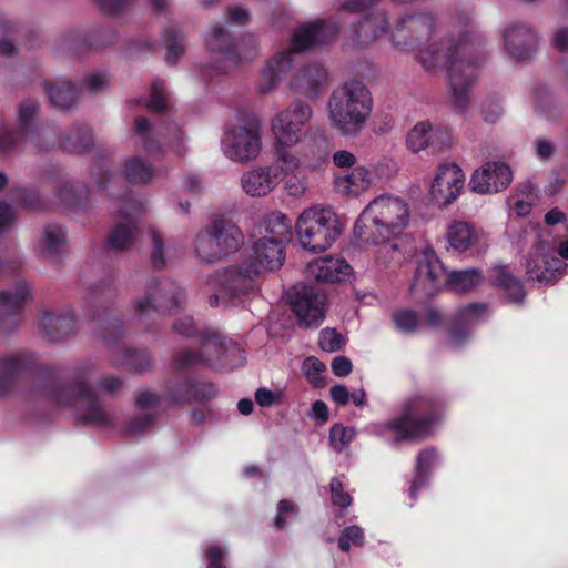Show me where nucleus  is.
Here are the masks:
<instances>
[{"mask_svg":"<svg viewBox=\"0 0 568 568\" xmlns=\"http://www.w3.org/2000/svg\"><path fill=\"white\" fill-rule=\"evenodd\" d=\"M410 220L408 201L384 193L375 196L362 211L354 226V235L363 244L385 243L407 229Z\"/></svg>","mask_w":568,"mask_h":568,"instance_id":"1","label":"nucleus"},{"mask_svg":"<svg viewBox=\"0 0 568 568\" xmlns=\"http://www.w3.org/2000/svg\"><path fill=\"white\" fill-rule=\"evenodd\" d=\"M372 103L371 93L363 83H344L329 99V120L333 128L345 136H355L368 120Z\"/></svg>","mask_w":568,"mask_h":568,"instance_id":"2","label":"nucleus"},{"mask_svg":"<svg viewBox=\"0 0 568 568\" xmlns=\"http://www.w3.org/2000/svg\"><path fill=\"white\" fill-rule=\"evenodd\" d=\"M430 407V402L424 396L409 398L399 416L389 422L377 424L375 433L390 443L418 440L432 435L438 416H420Z\"/></svg>","mask_w":568,"mask_h":568,"instance_id":"3","label":"nucleus"},{"mask_svg":"<svg viewBox=\"0 0 568 568\" xmlns=\"http://www.w3.org/2000/svg\"><path fill=\"white\" fill-rule=\"evenodd\" d=\"M337 28L324 22H311L295 29L291 48L278 52L263 70V91L275 87L280 79L291 69L293 52H302L316 44H323L337 34Z\"/></svg>","mask_w":568,"mask_h":568,"instance_id":"4","label":"nucleus"},{"mask_svg":"<svg viewBox=\"0 0 568 568\" xmlns=\"http://www.w3.org/2000/svg\"><path fill=\"white\" fill-rule=\"evenodd\" d=\"M300 245L310 252L329 248L341 234L337 215L329 209L312 206L302 211L295 223Z\"/></svg>","mask_w":568,"mask_h":568,"instance_id":"5","label":"nucleus"},{"mask_svg":"<svg viewBox=\"0 0 568 568\" xmlns=\"http://www.w3.org/2000/svg\"><path fill=\"white\" fill-rule=\"evenodd\" d=\"M244 244L240 227L229 220H214L200 232L194 250L201 262L212 264L236 253Z\"/></svg>","mask_w":568,"mask_h":568,"instance_id":"6","label":"nucleus"},{"mask_svg":"<svg viewBox=\"0 0 568 568\" xmlns=\"http://www.w3.org/2000/svg\"><path fill=\"white\" fill-rule=\"evenodd\" d=\"M222 153L231 161L247 163L262 151L261 123L255 116L231 121L221 140Z\"/></svg>","mask_w":568,"mask_h":568,"instance_id":"7","label":"nucleus"},{"mask_svg":"<svg viewBox=\"0 0 568 568\" xmlns=\"http://www.w3.org/2000/svg\"><path fill=\"white\" fill-rule=\"evenodd\" d=\"M413 51L426 70L444 67L449 73L453 62L466 61L475 54V45L468 33H463L445 41H428L414 48Z\"/></svg>","mask_w":568,"mask_h":568,"instance_id":"8","label":"nucleus"},{"mask_svg":"<svg viewBox=\"0 0 568 568\" xmlns=\"http://www.w3.org/2000/svg\"><path fill=\"white\" fill-rule=\"evenodd\" d=\"M40 396L54 402L57 405L73 407L78 417L89 423L103 424L109 420L106 413L95 400L91 390L82 383L44 389Z\"/></svg>","mask_w":568,"mask_h":568,"instance_id":"9","label":"nucleus"},{"mask_svg":"<svg viewBox=\"0 0 568 568\" xmlns=\"http://www.w3.org/2000/svg\"><path fill=\"white\" fill-rule=\"evenodd\" d=\"M258 267H254L248 261L240 265L215 273L210 277V283L221 287L223 298H242L257 291Z\"/></svg>","mask_w":568,"mask_h":568,"instance_id":"10","label":"nucleus"},{"mask_svg":"<svg viewBox=\"0 0 568 568\" xmlns=\"http://www.w3.org/2000/svg\"><path fill=\"white\" fill-rule=\"evenodd\" d=\"M313 111L307 103L294 101L272 118L270 129L274 141L281 144L296 143L302 135V128L311 121Z\"/></svg>","mask_w":568,"mask_h":568,"instance_id":"11","label":"nucleus"},{"mask_svg":"<svg viewBox=\"0 0 568 568\" xmlns=\"http://www.w3.org/2000/svg\"><path fill=\"white\" fill-rule=\"evenodd\" d=\"M184 301V291L174 283L164 281L151 285L143 295L139 296L133 304V311L138 317H145L159 310L174 311Z\"/></svg>","mask_w":568,"mask_h":568,"instance_id":"12","label":"nucleus"},{"mask_svg":"<svg viewBox=\"0 0 568 568\" xmlns=\"http://www.w3.org/2000/svg\"><path fill=\"white\" fill-rule=\"evenodd\" d=\"M465 174L455 163L440 164L429 186L430 197L440 206L452 204L460 194Z\"/></svg>","mask_w":568,"mask_h":568,"instance_id":"13","label":"nucleus"},{"mask_svg":"<svg viewBox=\"0 0 568 568\" xmlns=\"http://www.w3.org/2000/svg\"><path fill=\"white\" fill-rule=\"evenodd\" d=\"M434 19L417 14L403 19L393 33V44L399 51H409L430 40Z\"/></svg>","mask_w":568,"mask_h":568,"instance_id":"14","label":"nucleus"},{"mask_svg":"<svg viewBox=\"0 0 568 568\" xmlns=\"http://www.w3.org/2000/svg\"><path fill=\"white\" fill-rule=\"evenodd\" d=\"M445 280L444 265L434 251L427 250L417 262L410 291L414 294L432 296L442 287Z\"/></svg>","mask_w":568,"mask_h":568,"instance_id":"15","label":"nucleus"},{"mask_svg":"<svg viewBox=\"0 0 568 568\" xmlns=\"http://www.w3.org/2000/svg\"><path fill=\"white\" fill-rule=\"evenodd\" d=\"M478 59L475 54L466 61L453 62L449 67L450 101L458 112H464L469 103V88L477 78Z\"/></svg>","mask_w":568,"mask_h":568,"instance_id":"16","label":"nucleus"},{"mask_svg":"<svg viewBox=\"0 0 568 568\" xmlns=\"http://www.w3.org/2000/svg\"><path fill=\"white\" fill-rule=\"evenodd\" d=\"M325 294L313 287L302 286L296 291L293 311L302 327L318 326L325 317Z\"/></svg>","mask_w":568,"mask_h":568,"instance_id":"17","label":"nucleus"},{"mask_svg":"<svg viewBox=\"0 0 568 568\" xmlns=\"http://www.w3.org/2000/svg\"><path fill=\"white\" fill-rule=\"evenodd\" d=\"M513 181L510 166L501 161H488L475 170L470 187L479 194L497 193L507 189Z\"/></svg>","mask_w":568,"mask_h":568,"instance_id":"18","label":"nucleus"},{"mask_svg":"<svg viewBox=\"0 0 568 568\" xmlns=\"http://www.w3.org/2000/svg\"><path fill=\"white\" fill-rule=\"evenodd\" d=\"M407 148L418 153L426 149L433 152H444L452 145L450 132L440 126H434L429 122H419L410 129L406 136Z\"/></svg>","mask_w":568,"mask_h":568,"instance_id":"19","label":"nucleus"},{"mask_svg":"<svg viewBox=\"0 0 568 568\" xmlns=\"http://www.w3.org/2000/svg\"><path fill=\"white\" fill-rule=\"evenodd\" d=\"M280 178L273 166H255L241 176L242 190L251 197H263L272 193L280 184Z\"/></svg>","mask_w":568,"mask_h":568,"instance_id":"20","label":"nucleus"},{"mask_svg":"<svg viewBox=\"0 0 568 568\" xmlns=\"http://www.w3.org/2000/svg\"><path fill=\"white\" fill-rule=\"evenodd\" d=\"M285 260L282 244L276 240L263 236L253 245V257L247 260L260 274L280 268Z\"/></svg>","mask_w":568,"mask_h":568,"instance_id":"21","label":"nucleus"},{"mask_svg":"<svg viewBox=\"0 0 568 568\" xmlns=\"http://www.w3.org/2000/svg\"><path fill=\"white\" fill-rule=\"evenodd\" d=\"M548 253L549 247L541 244L534 256L527 260V275L530 280L551 282L564 270L566 264L554 256L548 257Z\"/></svg>","mask_w":568,"mask_h":568,"instance_id":"22","label":"nucleus"},{"mask_svg":"<svg viewBox=\"0 0 568 568\" xmlns=\"http://www.w3.org/2000/svg\"><path fill=\"white\" fill-rule=\"evenodd\" d=\"M374 183L373 173L365 166L358 165L335 176L336 190L346 196L357 197L366 193Z\"/></svg>","mask_w":568,"mask_h":568,"instance_id":"23","label":"nucleus"},{"mask_svg":"<svg viewBox=\"0 0 568 568\" xmlns=\"http://www.w3.org/2000/svg\"><path fill=\"white\" fill-rule=\"evenodd\" d=\"M307 272L320 282H341L351 277L352 267L345 260L329 256L308 263Z\"/></svg>","mask_w":568,"mask_h":568,"instance_id":"24","label":"nucleus"},{"mask_svg":"<svg viewBox=\"0 0 568 568\" xmlns=\"http://www.w3.org/2000/svg\"><path fill=\"white\" fill-rule=\"evenodd\" d=\"M327 81V72L321 64H312L298 70L291 87L294 91L313 97Z\"/></svg>","mask_w":568,"mask_h":568,"instance_id":"25","label":"nucleus"},{"mask_svg":"<svg viewBox=\"0 0 568 568\" xmlns=\"http://www.w3.org/2000/svg\"><path fill=\"white\" fill-rule=\"evenodd\" d=\"M293 148L307 168L322 164L326 158V141L322 135H301Z\"/></svg>","mask_w":568,"mask_h":568,"instance_id":"26","label":"nucleus"},{"mask_svg":"<svg viewBox=\"0 0 568 568\" xmlns=\"http://www.w3.org/2000/svg\"><path fill=\"white\" fill-rule=\"evenodd\" d=\"M504 37L508 52L518 59H525L537 44L535 33L525 27L509 28Z\"/></svg>","mask_w":568,"mask_h":568,"instance_id":"27","label":"nucleus"},{"mask_svg":"<svg viewBox=\"0 0 568 568\" xmlns=\"http://www.w3.org/2000/svg\"><path fill=\"white\" fill-rule=\"evenodd\" d=\"M275 154L277 165L273 166L276 171V175L282 181V178H288L290 175L300 174L304 165L301 156L294 151V144H281L275 142Z\"/></svg>","mask_w":568,"mask_h":568,"instance_id":"28","label":"nucleus"},{"mask_svg":"<svg viewBox=\"0 0 568 568\" xmlns=\"http://www.w3.org/2000/svg\"><path fill=\"white\" fill-rule=\"evenodd\" d=\"M447 242L458 252H466L478 242V233L467 222L454 221L447 226Z\"/></svg>","mask_w":568,"mask_h":568,"instance_id":"29","label":"nucleus"},{"mask_svg":"<svg viewBox=\"0 0 568 568\" xmlns=\"http://www.w3.org/2000/svg\"><path fill=\"white\" fill-rule=\"evenodd\" d=\"M39 104L36 101L27 100L22 102L18 110V130L26 136H30V142L37 148L40 145L41 135L34 128V119L37 116Z\"/></svg>","mask_w":568,"mask_h":568,"instance_id":"30","label":"nucleus"},{"mask_svg":"<svg viewBox=\"0 0 568 568\" xmlns=\"http://www.w3.org/2000/svg\"><path fill=\"white\" fill-rule=\"evenodd\" d=\"M483 281L478 268L453 271L446 275L445 284L455 293H467L477 287Z\"/></svg>","mask_w":568,"mask_h":568,"instance_id":"31","label":"nucleus"},{"mask_svg":"<svg viewBox=\"0 0 568 568\" xmlns=\"http://www.w3.org/2000/svg\"><path fill=\"white\" fill-rule=\"evenodd\" d=\"M264 236L276 240L282 244L292 233V221L282 212L267 214L261 225Z\"/></svg>","mask_w":568,"mask_h":568,"instance_id":"32","label":"nucleus"},{"mask_svg":"<svg viewBox=\"0 0 568 568\" xmlns=\"http://www.w3.org/2000/svg\"><path fill=\"white\" fill-rule=\"evenodd\" d=\"M28 287L24 283H20L14 293L10 291L0 292V326L6 329V321L26 301Z\"/></svg>","mask_w":568,"mask_h":568,"instance_id":"33","label":"nucleus"},{"mask_svg":"<svg viewBox=\"0 0 568 568\" xmlns=\"http://www.w3.org/2000/svg\"><path fill=\"white\" fill-rule=\"evenodd\" d=\"M122 172L129 182L136 184L149 183L154 178V170L139 156L125 161Z\"/></svg>","mask_w":568,"mask_h":568,"instance_id":"34","label":"nucleus"},{"mask_svg":"<svg viewBox=\"0 0 568 568\" xmlns=\"http://www.w3.org/2000/svg\"><path fill=\"white\" fill-rule=\"evenodd\" d=\"M64 234L57 226H47L43 229L42 239L39 244V254L42 257L50 258L59 253L64 243Z\"/></svg>","mask_w":568,"mask_h":568,"instance_id":"35","label":"nucleus"},{"mask_svg":"<svg viewBox=\"0 0 568 568\" xmlns=\"http://www.w3.org/2000/svg\"><path fill=\"white\" fill-rule=\"evenodd\" d=\"M135 226L131 222L119 223L110 233L108 245L115 251H123L133 244Z\"/></svg>","mask_w":568,"mask_h":568,"instance_id":"36","label":"nucleus"},{"mask_svg":"<svg viewBox=\"0 0 568 568\" xmlns=\"http://www.w3.org/2000/svg\"><path fill=\"white\" fill-rule=\"evenodd\" d=\"M206 42L211 51L220 52L225 61L234 62L231 39L223 28H213Z\"/></svg>","mask_w":568,"mask_h":568,"instance_id":"37","label":"nucleus"},{"mask_svg":"<svg viewBox=\"0 0 568 568\" xmlns=\"http://www.w3.org/2000/svg\"><path fill=\"white\" fill-rule=\"evenodd\" d=\"M41 325L45 336L50 341L62 339L71 329L70 320L51 314L42 317Z\"/></svg>","mask_w":568,"mask_h":568,"instance_id":"38","label":"nucleus"},{"mask_svg":"<svg viewBox=\"0 0 568 568\" xmlns=\"http://www.w3.org/2000/svg\"><path fill=\"white\" fill-rule=\"evenodd\" d=\"M48 94L51 102L60 108H70L78 97L75 87L70 82H63L58 85H51L48 88Z\"/></svg>","mask_w":568,"mask_h":568,"instance_id":"39","label":"nucleus"},{"mask_svg":"<svg viewBox=\"0 0 568 568\" xmlns=\"http://www.w3.org/2000/svg\"><path fill=\"white\" fill-rule=\"evenodd\" d=\"M26 141H30V136L22 135L18 129L12 131L4 124H0V155L13 154Z\"/></svg>","mask_w":568,"mask_h":568,"instance_id":"40","label":"nucleus"},{"mask_svg":"<svg viewBox=\"0 0 568 568\" xmlns=\"http://www.w3.org/2000/svg\"><path fill=\"white\" fill-rule=\"evenodd\" d=\"M497 284L505 291L510 302L519 303L525 297V292L520 282L510 274L501 272L497 278Z\"/></svg>","mask_w":568,"mask_h":568,"instance_id":"41","label":"nucleus"},{"mask_svg":"<svg viewBox=\"0 0 568 568\" xmlns=\"http://www.w3.org/2000/svg\"><path fill=\"white\" fill-rule=\"evenodd\" d=\"M166 61L171 64L175 63L184 53L185 44L183 34L171 30L165 36Z\"/></svg>","mask_w":568,"mask_h":568,"instance_id":"42","label":"nucleus"},{"mask_svg":"<svg viewBox=\"0 0 568 568\" xmlns=\"http://www.w3.org/2000/svg\"><path fill=\"white\" fill-rule=\"evenodd\" d=\"M354 436V428L334 424L329 430V443L335 450L341 452L352 442Z\"/></svg>","mask_w":568,"mask_h":568,"instance_id":"43","label":"nucleus"},{"mask_svg":"<svg viewBox=\"0 0 568 568\" xmlns=\"http://www.w3.org/2000/svg\"><path fill=\"white\" fill-rule=\"evenodd\" d=\"M325 368L326 367L324 363L315 357H308L303 363V372L310 383L315 387H321L324 385L323 373Z\"/></svg>","mask_w":568,"mask_h":568,"instance_id":"44","label":"nucleus"},{"mask_svg":"<svg viewBox=\"0 0 568 568\" xmlns=\"http://www.w3.org/2000/svg\"><path fill=\"white\" fill-rule=\"evenodd\" d=\"M92 141L91 132L87 129H80L68 135L63 146L71 151H85L91 146Z\"/></svg>","mask_w":568,"mask_h":568,"instance_id":"45","label":"nucleus"},{"mask_svg":"<svg viewBox=\"0 0 568 568\" xmlns=\"http://www.w3.org/2000/svg\"><path fill=\"white\" fill-rule=\"evenodd\" d=\"M364 541L363 529L358 526L346 527L338 539V546L343 551H348L352 546L359 547Z\"/></svg>","mask_w":568,"mask_h":568,"instance_id":"46","label":"nucleus"},{"mask_svg":"<svg viewBox=\"0 0 568 568\" xmlns=\"http://www.w3.org/2000/svg\"><path fill=\"white\" fill-rule=\"evenodd\" d=\"M21 364L17 358H6L0 362V394L4 393L6 384L20 372Z\"/></svg>","mask_w":568,"mask_h":568,"instance_id":"47","label":"nucleus"},{"mask_svg":"<svg viewBox=\"0 0 568 568\" xmlns=\"http://www.w3.org/2000/svg\"><path fill=\"white\" fill-rule=\"evenodd\" d=\"M148 106L153 111H164L166 109V95L164 83L155 80L151 88V99Z\"/></svg>","mask_w":568,"mask_h":568,"instance_id":"48","label":"nucleus"},{"mask_svg":"<svg viewBox=\"0 0 568 568\" xmlns=\"http://www.w3.org/2000/svg\"><path fill=\"white\" fill-rule=\"evenodd\" d=\"M331 499L335 506L346 508L352 504L351 495L344 490L343 484L338 478H333L329 484Z\"/></svg>","mask_w":568,"mask_h":568,"instance_id":"49","label":"nucleus"},{"mask_svg":"<svg viewBox=\"0 0 568 568\" xmlns=\"http://www.w3.org/2000/svg\"><path fill=\"white\" fill-rule=\"evenodd\" d=\"M342 336L336 329L325 328L321 332L320 346L323 351L333 353L341 348Z\"/></svg>","mask_w":568,"mask_h":568,"instance_id":"50","label":"nucleus"},{"mask_svg":"<svg viewBox=\"0 0 568 568\" xmlns=\"http://www.w3.org/2000/svg\"><path fill=\"white\" fill-rule=\"evenodd\" d=\"M109 84V79L103 73L89 74L82 82L81 91H88L90 93H97Z\"/></svg>","mask_w":568,"mask_h":568,"instance_id":"51","label":"nucleus"},{"mask_svg":"<svg viewBox=\"0 0 568 568\" xmlns=\"http://www.w3.org/2000/svg\"><path fill=\"white\" fill-rule=\"evenodd\" d=\"M396 327L405 333L413 332L417 326L416 314L410 311H400L394 315Z\"/></svg>","mask_w":568,"mask_h":568,"instance_id":"52","label":"nucleus"},{"mask_svg":"<svg viewBox=\"0 0 568 568\" xmlns=\"http://www.w3.org/2000/svg\"><path fill=\"white\" fill-rule=\"evenodd\" d=\"M151 359L145 352H129L126 356V365H129L135 372H144L149 368Z\"/></svg>","mask_w":568,"mask_h":568,"instance_id":"53","label":"nucleus"},{"mask_svg":"<svg viewBox=\"0 0 568 568\" xmlns=\"http://www.w3.org/2000/svg\"><path fill=\"white\" fill-rule=\"evenodd\" d=\"M436 460V452L433 449H425L420 452V454L417 457V464H416V476L417 479H422L424 475L428 471V469L432 467L434 462Z\"/></svg>","mask_w":568,"mask_h":568,"instance_id":"54","label":"nucleus"},{"mask_svg":"<svg viewBox=\"0 0 568 568\" xmlns=\"http://www.w3.org/2000/svg\"><path fill=\"white\" fill-rule=\"evenodd\" d=\"M386 24L384 16H376L362 24V31L365 34L372 31L373 38H377L386 31Z\"/></svg>","mask_w":568,"mask_h":568,"instance_id":"55","label":"nucleus"},{"mask_svg":"<svg viewBox=\"0 0 568 568\" xmlns=\"http://www.w3.org/2000/svg\"><path fill=\"white\" fill-rule=\"evenodd\" d=\"M300 174L290 175L288 178H282L285 181V187L290 195L301 196L306 190V183L304 179L298 176Z\"/></svg>","mask_w":568,"mask_h":568,"instance_id":"56","label":"nucleus"},{"mask_svg":"<svg viewBox=\"0 0 568 568\" xmlns=\"http://www.w3.org/2000/svg\"><path fill=\"white\" fill-rule=\"evenodd\" d=\"M150 234L153 243L152 262L155 266L160 267L164 264L163 241L158 231L152 230Z\"/></svg>","mask_w":568,"mask_h":568,"instance_id":"57","label":"nucleus"},{"mask_svg":"<svg viewBox=\"0 0 568 568\" xmlns=\"http://www.w3.org/2000/svg\"><path fill=\"white\" fill-rule=\"evenodd\" d=\"M295 507L288 500H281L277 505V515L275 517L274 524L277 528H283L286 524V515H294Z\"/></svg>","mask_w":568,"mask_h":568,"instance_id":"58","label":"nucleus"},{"mask_svg":"<svg viewBox=\"0 0 568 568\" xmlns=\"http://www.w3.org/2000/svg\"><path fill=\"white\" fill-rule=\"evenodd\" d=\"M333 163L341 169H351L356 163V156L349 151L339 150L333 154Z\"/></svg>","mask_w":568,"mask_h":568,"instance_id":"59","label":"nucleus"},{"mask_svg":"<svg viewBox=\"0 0 568 568\" xmlns=\"http://www.w3.org/2000/svg\"><path fill=\"white\" fill-rule=\"evenodd\" d=\"M16 213L12 207L0 201V233L9 230L14 222Z\"/></svg>","mask_w":568,"mask_h":568,"instance_id":"60","label":"nucleus"},{"mask_svg":"<svg viewBox=\"0 0 568 568\" xmlns=\"http://www.w3.org/2000/svg\"><path fill=\"white\" fill-rule=\"evenodd\" d=\"M353 368L351 359L346 356H336L332 361V371L338 377L347 376Z\"/></svg>","mask_w":568,"mask_h":568,"instance_id":"61","label":"nucleus"},{"mask_svg":"<svg viewBox=\"0 0 568 568\" xmlns=\"http://www.w3.org/2000/svg\"><path fill=\"white\" fill-rule=\"evenodd\" d=\"M282 394L280 392L273 393L266 388H260L255 393V400L262 407L273 405L276 400H280Z\"/></svg>","mask_w":568,"mask_h":568,"instance_id":"62","label":"nucleus"},{"mask_svg":"<svg viewBox=\"0 0 568 568\" xmlns=\"http://www.w3.org/2000/svg\"><path fill=\"white\" fill-rule=\"evenodd\" d=\"M152 419L150 416H142L131 420L126 427V432L131 435H139L144 433L151 426Z\"/></svg>","mask_w":568,"mask_h":568,"instance_id":"63","label":"nucleus"},{"mask_svg":"<svg viewBox=\"0 0 568 568\" xmlns=\"http://www.w3.org/2000/svg\"><path fill=\"white\" fill-rule=\"evenodd\" d=\"M331 397L338 406H345L351 400V393L344 385H335L331 388Z\"/></svg>","mask_w":568,"mask_h":568,"instance_id":"64","label":"nucleus"}]
</instances>
